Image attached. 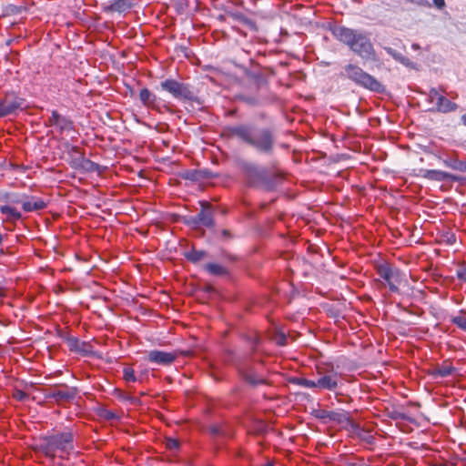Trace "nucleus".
Segmentation results:
<instances>
[{"instance_id":"12","label":"nucleus","mask_w":466,"mask_h":466,"mask_svg":"<svg viewBox=\"0 0 466 466\" xmlns=\"http://www.w3.org/2000/svg\"><path fill=\"white\" fill-rule=\"evenodd\" d=\"M181 351H164L159 350H149L147 354L146 360L159 366H170L177 359Z\"/></svg>"},{"instance_id":"3","label":"nucleus","mask_w":466,"mask_h":466,"mask_svg":"<svg viewBox=\"0 0 466 466\" xmlns=\"http://www.w3.org/2000/svg\"><path fill=\"white\" fill-rule=\"evenodd\" d=\"M240 167L251 186L261 187L266 191L275 190L283 179L281 172L268 174L266 168H260L250 162H243Z\"/></svg>"},{"instance_id":"33","label":"nucleus","mask_w":466,"mask_h":466,"mask_svg":"<svg viewBox=\"0 0 466 466\" xmlns=\"http://www.w3.org/2000/svg\"><path fill=\"white\" fill-rule=\"evenodd\" d=\"M442 163L445 167H450L453 170H460L461 161L456 157H449L442 160Z\"/></svg>"},{"instance_id":"6","label":"nucleus","mask_w":466,"mask_h":466,"mask_svg":"<svg viewBox=\"0 0 466 466\" xmlns=\"http://www.w3.org/2000/svg\"><path fill=\"white\" fill-rule=\"evenodd\" d=\"M377 272L393 293H400V287L408 282L406 275L400 268L388 263L380 265Z\"/></svg>"},{"instance_id":"55","label":"nucleus","mask_w":466,"mask_h":466,"mask_svg":"<svg viewBox=\"0 0 466 466\" xmlns=\"http://www.w3.org/2000/svg\"><path fill=\"white\" fill-rule=\"evenodd\" d=\"M135 91H136V89H133V88H130V89H129V92H130V96H135Z\"/></svg>"},{"instance_id":"54","label":"nucleus","mask_w":466,"mask_h":466,"mask_svg":"<svg viewBox=\"0 0 466 466\" xmlns=\"http://www.w3.org/2000/svg\"><path fill=\"white\" fill-rule=\"evenodd\" d=\"M375 91H378L380 94H383L387 91V89L381 88V89H374Z\"/></svg>"},{"instance_id":"56","label":"nucleus","mask_w":466,"mask_h":466,"mask_svg":"<svg viewBox=\"0 0 466 466\" xmlns=\"http://www.w3.org/2000/svg\"><path fill=\"white\" fill-rule=\"evenodd\" d=\"M33 383H25V388L27 389L28 387H32Z\"/></svg>"},{"instance_id":"37","label":"nucleus","mask_w":466,"mask_h":466,"mask_svg":"<svg viewBox=\"0 0 466 466\" xmlns=\"http://www.w3.org/2000/svg\"><path fill=\"white\" fill-rule=\"evenodd\" d=\"M388 415L392 420H405L406 419V415L402 411H400L397 409H392L391 410H389Z\"/></svg>"},{"instance_id":"43","label":"nucleus","mask_w":466,"mask_h":466,"mask_svg":"<svg viewBox=\"0 0 466 466\" xmlns=\"http://www.w3.org/2000/svg\"><path fill=\"white\" fill-rule=\"evenodd\" d=\"M457 278L460 279V280H462V281H465L466 282V267L465 268H460L457 270Z\"/></svg>"},{"instance_id":"22","label":"nucleus","mask_w":466,"mask_h":466,"mask_svg":"<svg viewBox=\"0 0 466 466\" xmlns=\"http://www.w3.org/2000/svg\"><path fill=\"white\" fill-rule=\"evenodd\" d=\"M454 367L448 362H443L441 366L435 368L431 374L433 377L445 378L450 376L454 371Z\"/></svg>"},{"instance_id":"26","label":"nucleus","mask_w":466,"mask_h":466,"mask_svg":"<svg viewBox=\"0 0 466 466\" xmlns=\"http://www.w3.org/2000/svg\"><path fill=\"white\" fill-rule=\"evenodd\" d=\"M329 420L338 422L339 424L349 423L350 416H349V413L344 410H342V411L330 410Z\"/></svg>"},{"instance_id":"20","label":"nucleus","mask_w":466,"mask_h":466,"mask_svg":"<svg viewBox=\"0 0 466 466\" xmlns=\"http://www.w3.org/2000/svg\"><path fill=\"white\" fill-rule=\"evenodd\" d=\"M132 7L131 0H113L106 6H105L106 12H117L123 13L129 10Z\"/></svg>"},{"instance_id":"40","label":"nucleus","mask_w":466,"mask_h":466,"mask_svg":"<svg viewBox=\"0 0 466 466\" xmlns=\"http://www.w3.org/2000/svg\"><path fill=\"white\" fill-rule=\"evenodd\" d=\"M234 238L233 234L228 229H222L219 234V238L222 241H228Z\"/></svg>"},{"instance_id":"31","label":"nucleus","mask_w":466,"mask_h":466,"mask_svg":"<svg viewBox=\"0 0 466 466\" xmlns=\"http://www.w3.org/2000/svg\"><path fill=\"white\" fill-rule=\"evenodd\" d=\"M12 397L21 402L27 401L30 399L29 395L24 390L17 387L14 388Z\"/></svg>"},{"instance_id":"14","label":"nucleus","mask_w":466,"mask_h":466,"mask_svg":"<svg viewBox=\"0 0 466 466\" xmlns=\"http://www.w3.org/2000/svg\"><path fill=\"white\" fill-rule=\"evenodd\" d=\"M65 341H66L70 351L78 353L85 357H91V356L97 357L98 356L96 354V352L93 350V347L90 344V342L81 341L76 337H66L65 339Z\"/></svg>"},{"instance_id":"42","label":"nucleus","mask_w":466,"mask_h":466,"mask_svg":"<svg viewBox=\"0 0 466 466\" xmlns=\"http://www.w3.org/2000/svg\"><path fill=\"white\" fill-rule=\"evenodd\" d=\"M239 98L241 100H243L244 102H246L247 104L251 105V106L258 104V99L255 97L241 96H239Z\"/></svg>"},{"instance_id":"19","label":"nucleus","mask_w":466,"mask_h":466,"mask_svg":"<svg viewBox=\"0 0 466 466\" xmlns=\"http://www.w3.org/2000/svg\"><path fill=\"white\" fill-rule=\"evenodd\" d=\"M49 125L58 127L61 131L72 129V122L68 118L59 115L56 110L52 112L49 118Z\"/></svg>"},{"instance_id":"30","label":"nucleus","mask_w":466,"mask_h":466,"mask_svg":"<svg viewBox=\"0 0 466 466\" xmlns=\"http://www.w3.org/2000/svg\"><path fill=\"white\" fill-rule=\"evenodd\" d=\"M183 179L190 181H199L200 176L198 169H187L180 173Z\"/></svg>"},{"instance_id":"21","label":"nucleus","mask_w":466,"mask_h":466,"mask_svg":"<svg viewBox=\"0 0 466 466\" xmlns=\"http://www.w3.org/2000/svg\"><path fill=\"white\" fill-rule=\"evenodd\" d=\"M384 50L397 62H400V64L404 65L407 67H414V64L409 58H407L395 49L390 46H385Z\"/></svg>"},{"instance_id":"8","label":"nucleus","mask_w":466,"mask_h":466,"mask_svg":"<svg viewBox=\"0 0 466 466\" xmlns=\"http://www.w3.org/2000/svg\"><path fill=\"white\" fill-rule=\"evenodd\" d=\"M341 75L344 77L352 80L356 85H360L363 87H372L373 86L378 85L373 76L367 74L360 67L355 65L346 66Z\"/></svg>"},{"instance_id":"57","label":"nucleus","mask_w":466,"mask_h":466,"mask_svg":"<svg viewBox=\"0 0 466 466\" xmlns=\"http://www.w3.org/2000/svg\"><path fill=\"white\" fill-rule=\"evenodd\" d=\"M113 417H114V414H113V413H110V414H108V415H107V418H108V419H109V418H113Z\"/></svg>"},{"instance_id":"28","label":"nucleus","mask_w":466,"mask_h":466,"mask_svg":"<svg viewBox=\"0 0 466 466\" xmlns=\"http://www.w3.org/2000/svg\"><path fill=\"white\" fill-rule=\"evenodd\" d=\"M184 256L190 262L198 263V261H200L201 259L206 258L207 253L204 250H197V249L192 248L191 250L187 251L184 254Z\"/></svg>"},{"instance_id":"11","label":"nucleus","mask_w":466,"mask_h":466,"mask_svg":"<svg viewBox=\"0 0 466 466\" xmlns=\"http://www.w3.org/2000/svg\"><path fill=\"white\" fill-rule=\"evenodd\" d=\"M428 96L430 102L432 104V107L430 110L449 113L455 111L458 107L457 104L440 94L437 89H431Z\"/></svg>"},{"instance_id":"23","label":"nucleus","mask_w":466,"mask_h":466,"mask_svg":"<svg viewBox=\"0 0 466 466\" xmlns=\"http://www.w3.org/2000/svg\"><path fill=\"white\" fill-rule=\"evenodd\" d=\"M205 270L212 276H225L228 274V270L218 263L206 264Z\"/></svg>"},{"instance_id":"24","label":"nucleus","mask_w":466,"mask_h":466,"mask_svg":"<svg viewBox=\"0 0 466 466\" xmlns=\"http://www.w3.org/2000/svg\"><path fill=\"white\" fill-rule=\"evenodd\" d=\"M0 212L4 215H6V219L10 221H16L22 218V215L19 211H17L15 208L10 206H1Z\"/></svg>"},{"instance_id":"51","label":"nucleus","mask_w":466,"mask_h":466,"mask_svg":"<svg viewBox=\"0 0 466 466\" xmlns=\"http://www.w3.org/2000/svg\"><path fill=\"white\" fill-rule=\"evenodd\" d=\"M430 466H449L447 463H438V462H434V463H431Z\"/></svg>"},{"instance_id":"1","label":"nucleus","mask_w":466,"mask_h":466,"mask_svg":"<svg viewBox=\"0 0 466 466\" xmlns=\"http://www.w3.org/2000/svg\"><path fill=\"white\" fill-rule=\"evenodd\" d=\"M228 132L229 136L239 138L260 153L271 154L273 151L275 137L268 128L254 130L250 126L238 125L229 127Z\"/></svg>"},{"instance_id":"59","label":"nucleus","mask_w":466,"mask_h":466,"mask_svg":"<svg viewBox=\"0 0 466 466\" xmlns=\"http://www.w3.org/2000/svg\"><path fill=\"white\" fill-rule=\"evenodd\" d=\"M133 402H138V400L133 399Z\"/></svg>"},{"instance_id":"39","label":"nucleus","mask_w":466,"mask_h":466,"mask_svg":"<svg viewBox=\"0 0 466 466\" xmlns=\"http://www.w3.org/2000/svg\"><path fill=\"white\" fill-rule=\"evenodd\" d=\"M358 435L361 440H364L369 443H371L373 441V437L368 431H364L363 429H359Z\"/></svg>"},{"instance_id":"25","label":"nucleus","mask_w":466,"mask_h":466,"mask_svg":"<svg viewBox=\"0 0 466 466\" xmlns=\"http://www.w3.org/2000/svg\"><path fill=\"white\" fill-rule=\"evenodd\" d=\"M229 16L234 21H236L243 25H246L251 29L255 28V23L240 12L230 13Z\"/></svg>"},{"instance_id":"2","label":"nucleus","mask_w":466,"mask_h":466,"mask_svg":"<svg viewBox=\"0 0 466 466\" xmlns=\"http://www.w3.org/2000/svg\"><path fill=\"white\" fill-rule=\"evenodd\" d=\"M332 33L338 40L349 46L354 53L362 58H373L374 48L367 35L341 25L335 26Z\"/></svg>"},{"instance_id":"16","label":"nucleus","mask_w":466,"mask_h":466,"mask_svg":"<svg viewBox=\"0 0 466 466\" xmlns=\"http://www.w3.org/2000/svg\"><path fill=\"white\" fill-rule=\"evenodd\" d=\"M339 376L336 373L325 374L316 380V388L330 391L336 390L339 386Z\"/></svg>"},{"instance_id":"10","label":"nucleus","mask_w":466,"mask_h":466,"mask_svg":"<svg viewBox=\"0 0 466 466\" xmlns=\"http://www.w3.org/2000/svg\"><path fill=\"white\" fill-rule=\"evenodd\" d=\"M236 369L240 378L252 387L263 385L267 383V380L258 373L256 369L247 363L236 364Z\"/></svg>"},{"instance_id":"44","label":"nucleus","mask_w":466,"mask_h":466,"mask_svg":"<svg viewBox=\"0 0 466 466\" xmlns=\"http://www.w3.org/2000/svg\"><path fill=\"white\" fill-rule=\"evenodd\" d=\"M161 87L167 88V87H179V86H177V84L175 81L167 80V81L161 83Z\"/></svg>"},{"instance_id":"48","label":"nucleus","mask_w":466,"mask_h":466,"mask_svg":"<svg viewBox=\"0 0 466 466\" xmlns=\"http://www.w3.org/2000/svg\"><path fill=\"white\" fill-rule=\"evenodd\" d=\"M286 341H287V338L285 337V335H283V334H282V335L279 337V341H278V344H279V346H284V345L286 344Z\"/></svg>"},{"instance_id":"53","label":"nucleus","mask_w":466,"mask_h":466,"mask_svg":"<svg viewBox=\"0 0 466 466\" xmlns=\"http://www.w3.org/2000/svg\"><path fill=\"white\" fill-rule=\"evenodd\" d=\"M411 48L413 50H419L420 49V46L418 44H412Z\"/></svg>"},{"instance_id":"45","label":"nucleus","mask_w":466,"mask_h":466,"mask_svg":"<svg viewBox=\"0 0 466 466\" xmlns=\"http://www.w3.org/2000/svg\"><path fill=\"white\" fill-rule=\"evenodd\" d=\"M221 257L225 258H227V259H228L230 261H235L237 259L235 255L229 254V253H228L226 251H222L221 252Z\"/></svg>"},{"instance_id":"27","label":"nucleus","mask_w":466,"mask_h":466,"mask_svg":"<svg viewBox=\"0 0 466 466\" xmlns=\"http://www.w3.org/2000/svg\"><path fill=\"white\" fill-rule=\"evenodd\" d=\"M289 382L303 388H316V380H308L302 377H291L289 378Z\"/></svg>"},{"instance_id":"58","label":"nucleus","mask_w":466,"mask_h":466,"mask_svg":"<svg viewBox=\"0 0 466 466\" xmlns=\"http://www.w3.org/2000/svg\"><path fill=\"white\" fill-rule=\"evenodd\" d=\"M3 241V236L0 234V244L2 243Z\"/></svg>"},{"instance_id":"15","label":"nucleus","mask_w":466,"mask_h":466,"mask_svg":"<svg viewBox=\"0 0 466 466\" xmlns=\"http://www.w3.org/2000/svg\"><path fill=\"white\" fill-rule=\"evenodd\" d=\"M420 176L421 177L432 181L441 182L451 180L458 182L461 180V177L456 175L437 169H420Z\"/></svg>"},{"instance_id":"50","label":"nucleus","mask_w":466,"mask_h":466,"mask_svg":"<svg viewBox=\"0 0 466 466\" xmlns=\"http://www.w3.org/2000/svg\"><path fill=\"white\" fill-rule=\"evenodd\" d=\"M455 240H456V238H455V236H454V235H451V236L448 238V239H447V241H448V243H449V244H453V243L455 242Z\"/></svg>"},{"instance_id":"41","label":"nucleus","mask_w":466,"mask_h":466,"mask_svg":"<svg viewBox=\"0 0 466 466\" xmlns=\"http://www.w3.org/2000/svg\"><path fill=\"white\" fill-rule=\"evenodd\" d=\"M329 411L326 410H317L316 417L321 420H329Z\"/></svg>"},{"instance_id":"36","label":"nucleus","mask_w":466,"mask_h":466,"mask_svg":"<svg viewBox=\"0 0 466 466\" xmlns=\"http://www.w3.org/2000/svg\"><path fill=\"white\" fill-rule=\"evenodd\" d=\"M198 171H199L200 180L210 179V178H215V177H218V174H215L207 168L198 169Z\"/></svg>"},{"instance_id":"34","label":"nucleus","mask_w":466,"mask_h":466,"mask_svg":"<svg viewBox=\"0 0 466 466\" xmlns=\"http://www.w3.org/2000/svg\"><path fill=\"white\" fill-rule=\"evenodd\" d=\"M123 378L127 382H135L137 380L134 370L129 367L124 368Z\"/></svg>"},{"instance_id":"9","label":"nucleus","mask_w":466,"mask_h":466,"mask_svg":"<svg viewBox=\"0 0 466 466\" xmlns=\"http://www.w3.org/2000/svg\"><path fill=\"white\" fill-rule=\"evenodd\" d=\"M78 393L76 387H71L66 384L56 385L53 390H50L45 394L46 399L55 400L56 403L68 402L73 400Z\"/></svg>"},{"instance_id":"7","label":"nucleus","mask_w":466,"mask_h":466,"mask_svg":"<svg viewBox=\"0 0 466 466\" xmlns=\"http://www.w3.org/2000/svg\"><path fill=\"white\" fill-rule=\"evenodd\" d=\"M66 147L71 157L69 165L72 168L85 173L99 172L100 166L86 158L77 147L67 145Z\"/></svg>"},{"instance_id":"52","label":"nucleus","mask_w":466,"mask_h":466,"mask_svg":"<svg viewBox=\"0 0 466 466\" xmlns=\"http://www.w3.org/2000/svg\"><path fill=\"white\" fill-rule=\"evenodd\" d=\"M461 120L464 126H466V113L461 116Z\"/></svg>"},{"instance_id":"5","label":"nucleus","mask_w":466,"mask_h":466,"mask_svg":"<svg viewBox=\"0 0 466 466\" xmlns=\"http://www.w3.org/2000/svg\"><path fill=\"white\" fill-rule=\"evenodd\" d=\"M200 211L194 216H184L182 222L191 228H198L200 226L208 228H215L214 209L208 201H200Z\"/></svg>"},{"instance_id":"46","label":"nucleus","mask_w":466,"mask_h":466,"mask_svg":"<svg viewBox=\"0 0 466 466\" xmlns=\"http://www.w3.org/2000/svg\"><path fill=\"white\" fill-rule=\"evenodd\" d=\"M212 434L214 435H218V434H221L222 431H221V428L220 427H218V426H214L210 429Z\"/></svg>"},{"instance_id":"32","label":"nucleus","mask_w":466,"mask_h":466,"mask_svg":"<svg viewBox=\"0 0 466 466\" xmlns=\"http://www.w3.org/2000/svg\"><path fill=\"white\" fill-rule=\"evenodd\" d=\"M451 322L456 325L461 330L466 331V318L461 314L451 317Z\"/></svg>"},{"instance_id":"47","label":"nucleus","mask_w":466,"mask_h":466,"mask_svg":"<svg viewBox=\"0 0 466 466\" xmlns=\"http://www.w3.org/2000/svg\"><path fill=\"white\" fill-rule=\"evenodd\" d=\"M433 4H434L438 8H442V7L445 5V2H444V0H433Z\"/></svg>"},{"instance_id":"4","label":"nucleus","mask_w":466,"mask_h":466,"mask_svg":"<svg viewBox=\"0 0 466 466\" xmlns=\"http://www.w3.org/2000/svg\"><path fill=\"white\" fill-rule=\"evenodd\" d=\"M74 450V434L71 431L45 436L41 439L39 451L46 457L54 459L57 452L64 459Z\"/></svg>"},{"instance_id":"60","label":"nucleus","mask_w":466,"mask_h":466,"mask_svg":"<svg viewBox=\"0 0 466 466\" xmlns=\"http://www.w3.org/2000/svg\"><path fill=\"white\" fill-rule=\"evenodd\" d=\"M4 296V294L2 292H0V298H2Z\"/></svg>"},{"instance_id":"29","label":"nucleus","mask_w":466,"mask_h":466,"mask_svg":"<svg viewBox=\"0 0 466 466\" xmlns=\"http://www.w3.org/2000/svg\"><path fill=\"white\" fill-rule=\"evenodd\" d=\"M139 99L145 106H152L155 102L156 96L149 89H139Z\"/></svg>"},{"instance_id":"49","label":"nucleus","mask_w":466,"mask_h":466,"mask_svg":"<svg viewBox=\"0 0 466 466\" xmlns=\"http://www.w3.org/2000/svg\"><path fill=\"white\" fill-rule=\"evenodd\" d=\"M461 172H466V161H461L460 170Z\"/></svg>"},{"instance_id":"13","label":"nucleus","mask_w":466,"mask_h":466,"mask_svg":"<svg viewBox=\"0 0 466 466\" xmlns=\"http://www.w3.org/2000/svg\"><path fill=\"white\" fill-rule=\"evenodd\" d=\"M25 107V100L24 98L6 94L5 97L0 101V117L14 114Z\"/></svg>"},{"instance_id":"38","label":"nucleus","mask_w":466,"mask_h":466,"mask_svg":"<svg viewBox=\"0 0 466 466\" xmlns=\"http://www.w3.org/2000/svg\"><path fill=\"white\" fill-rule=\"evenodd\" d=\"M180 446L178 440L173 438L166 439V447L168 450H177Z\"/></svg>"},{"instance_id":"35","label":"nucleus","mask_w":466,"mask_h":466,"mask_svg":"<svg viewBox=\"0 0 466 466\" xmlns=\"http://www.w3.org/2000/svg\"><path fill=\"white\" fill-rule=\"evenodd\" d=\"M5 198L12 203L22 204V201L24 200V195L20 196L16 193H7L5 195Z\"/></svg>"},{"instance_id":"17","label":"nucleus","mask_w":466,"mask_h":466,"mask_svg":"<svg viewBox=\"0 0 466 466\" xmlns=\"http://www.w3.org/2000/svg\"><path fill=\"white\" fill-rule=\"evenodd\" d=\"M47 203L41 198L35 196H25L22 201V208L25 212L38 211L46 208Z\"/></svg>"},{"instance_id":"18","label":"nucleus","mask_w":466,"mask_h":466,"mask_svg":"<svg viewBox=\"0 0 466 466\" xmlns=\"http://www.w3.org/2000/svg\"><path fill=\"white\" fill-rule=\"evenodd\" d=\"M170 95L180 102H196L198 105H201L202 101L195 94L192 89H167Z\"/></svg>"}]
</instances>
